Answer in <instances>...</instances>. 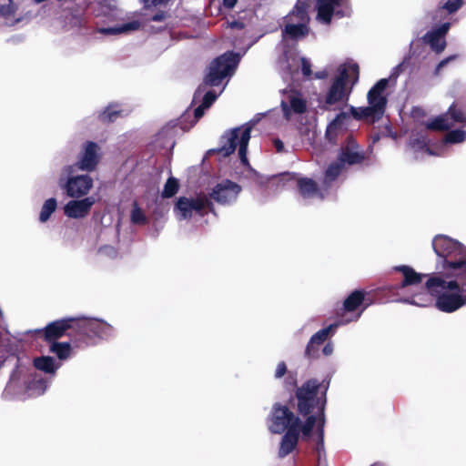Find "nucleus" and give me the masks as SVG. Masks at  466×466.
Masks as SVG:
<instances>
[{
    "mask_svg": "<svg viewBox=\"0 0 466 466\" xmlns=\"http://www.w3.org/2000/svg\"><path fill=\"white\" fill-rule=\"evenodd\" d=\"M432 248L443 275L420 274L409 266L397 267L403 275L397 289L398 301L427 307L434 298L438 310L453 313L466 306V248L445 235L436 236Z\"/></svg>",
    "mask_w": 466,
    "mask_h": 466,
    "instance_id": "nucleus-1",
    "label": "nucleus"
},
{
    "mask_svg": "<svg viewBox=\"0 0 466 466\" xmlns=\"http://www.w3.org/2000/svg\"><path fill=\"white\" fill-rule=\"evenodd\" d=\"M327 387L321 385L316 380L306 381L298 388L296 397L298 399V410L300 414L308 416L304 424L291 412L288 407L275 404L268 420V429L272 433H282L291 428L301 430L304 438H309L316 434V450L320 454L324 449V406L326 403Z\"/></svg>",
    "mask_w": 466,
    "mask_h": 466,
    "instance_id": "nucleus-2",
    "label": "nucleus"
},
{
    "mask_svg": "<svg viewBox=\"0 0 466 466\" xmlns=\"http://www.w3.org/2000/svg\"><path fill=\"white\" fill-rule=\"evenodd\" d=\"M240 60V56L233 52H227L216 58L209 66L204 82L198 87L194 94L193 102H201L195 109L194 116L198 120L222 93L225 86L217 93L214 90H207L208 86H218L222 80L230 77Z\"/></svg>",
    "mask_w": 466,
    "mask_h": 466,
    "instance_id": "nucleus-3",
    "label": "nucleus"
},
{
    "mask_svg": "<svg viewBox=\"0 0 466 466\" xmlns=\"http://www.w3.org/2000/svg\"><path fill=\"white\" fill-rule=\"evenodd\" d=\"M388 84L389 80L382 78L371 87L368 93V106L355 107L350 106V112H340L338 114L327 127L326 137L329 140L332 141L335 139L337 135L348 124L350 116L355 119H380L383 116L387 105V97L384 93Z\"/></svg>",
    "mask_w": 466,
    "mask_h": 466,
    "instance_id": "nucleus-4",
    "label": "nucleus"
},
{
    "mask_svg": "<svg viewBox=\"0 0 466 466\" xmlns=\"http://www.w3.org/2000/svg\"><path fill=\"white\" fill-rule=\"evenodd\" d=\"M359 66L355 63H344L337 69V76L329 87L325 98V109L332 106L339 108L340 105L346 104L352 90V86L358 81Z\"/></svg>",
    "mask_w": 466,
    "mask_h": 466,
    "instance_id": "nucleus-5",
    "label": "nucleus"
},
{
    "mask_svg": "<svg viewBox=\"0 0 466 466\" xmlns=\"http://www.w3.org/2000/svg\"><path fill=\"white\" fill-rule=\"evenodd\" d=\"M253 126L254 123L250 122L228 131L221 138V147L218 152L223 157H228L238 147L239 158L244 165H248L247 148Z\"/></svg>",
    "mask_w": 466,
    "mask_h": 466,
    "instance_id": "nucleus-6",
    "label": "nucleus"
},
{
    "mask_svg": "<svg viewBox=\"0 0 466 466\" xmlns=\"http://www.w3.org/2000/svg\"><path fill=\"white\" fill-rule=\"evenodd\" d=\"M75 166L62 168L58 186L71 198H86L94 187L93 178L86 174L75 175Z\"/></svg>",
    "mask_w": 466,
    "mask_h": 466,
    "instance_id": "nucleus-7",
    "label": "nucleus"
},
{
    "mask_svg": "<svg viewBox=\"0 0 466 466\" xmlns=\"http://www.w3.org/2000/svg\"><path fill=\"white\" fill-rule=\"evenodd\" d=\"M282 39L299 41L309 33V16L305 4L297 3L292 11L284 18Z\"/></svg>",
    "mask_w": 466,
    "mask_h": 466,
    "instance_id": "nucleus-8",
    "label": "nucleus"
},
{
    "mask_svg": "<svg viewBox=\"0 0 466 466\" xmlns=\"http://www.w3.org/2000/svg\"><path fill=\"white\" fill-rule=\"evenodd\" d=\"M280 106L284 118L297 123L306 113L308 101L304 95L296 89H285L281 92Z\"/></svg>",
    "mask_w": 466,
    "mask_h": 466,
    "instance_id": "nucleus-9",
    "label": "nucleus"
},
{
    "mask_svg": "<svg viewBox=\"0 0 466 466\" xmlns=\"http://www.w3.org/2000/svg\"><path fill=\"white\" fill-rule=\"evenodd\" d=\"M315 20L321 25H329L333 16H350L351 8L346 0H315Z\"/></svg>",
    "mask_w": 466,
    "mask_h": 466,
    "instance_id": "nucleus-10",
    "label": "nucleus"
},
{
    "mask_svg": "<svg viewBox=\"0 0 466 466\" xmlns=\"http://www.w3.org/2000/svg\"><path fill=\"white\" fill-rule=\"evenodd\" d=\"M10 360H15V369L11 373L3 396L7 400H25L27 399L26 386L28 385V369L24 365L18 364V360L15 357Z\"/></svg>",
    "mask_w": 466,
    "mask_h": 466,
    "instance_id": "nucleus-11",
    "label": "nucleus"
},
{
    "mask_svg": "<svg viewBox=\"0 0 466 466\" xmlns=\"http://www.w3.org/2000/svg\"><path fill=\"white\" fill-rule=\"evenodd\" d=\"M210 206L211 203L206 195L180 197L174 208V213L180 220L187 219L195 214L202 216Z\"/></svg>",
    "mask_w": 466,
    "mask_h": 466,
    "instance_id": "nucleus-12",
    "label": "nucleus"
},
{
    "mask_svg": "<svg viewBox=\"0 0 466 466\" xmlns=\"http://www.w3.org/2000/svg\"><path fill=\"white\" fill-rule=\"evenodd\" d=\"M76 329L88 338L108 339L114 335V328L98 319L81 318L76 321Z\"/></svg>",
    "mask_w": 466,
    "mask_h": 466,
    "instance_id": "nucleus-13",
    "label": "nucleus"
},
{
    "mask_svg": "<svg viewBox=\"0 0 466 466\" xmlns=\"http://www.w3.org/2000/svg\"><path fill=\"white\" fill-rule=\"evenodd\" d=\"M77 319H62L50 323L44 329H35L26 331V335H35L37 338L45 339L48 341L61 337L69 328L76 329V321Z\"/></svg>",
    "mask_w": 466,
    "mask_h": 466,
    "instance_id": "nucleus-14",
    "label": "nucleus"
},
{
    "mask_svg": "<svg viewBox=\"0 0 466 466\" xmlns=\"http://www.w3.org/2000/svg\"><path fill=\"white\" fill-rule=\"evenodd\" d=\"M459 123L466 124V116L461 109L452 105L446 114L439 116L429 122L427 127L433 130H444Z\"/></svg>",
    "mask_w": 466,
    "mask_h": 466,
    "instance_id": "nucleus-15",
    "label": "nucleus"
},
{
    "mask_svg": "<svg viewBox=\"0 0 466 466\" xmlns=\"http://www.w3.org/2000/svg\"><path fill=\"white\" fill-rule=\"evenodd\" d=\"M95 203L94 197H86L81 199L73 198L65 205L64 213L69 218H84L89 214Z\"/></svg>",
    "mask_w": 466,
    "mask_h": 466,
    "instance_id": "nucleus-16",
    "label": "nucleus"
},
{
    "mask_svg": "<svg viewBox=\"0 0 466 466\" xmlns=\"http://www.w3.org/2000/svg\"><path fill=\"white\" fill-rule=\"evenodd\" d=\"M240 190L241 188L237 183L224 180L213 188L210 196L218 203L230 204L237 199Z\"/></svg>",
    "mask_w": 466,
    "mask_h": 466,
    "instance_id": "nucleus-17",
    "label": "nucleus"
},
{
    "mask_svg": "<svg viewBox=\"0 0 466 466\" xmlns=\"http://www.w3.org/2000/svg\"><path fill=\"white\" fill-rule=\"evenodd\" d=\"M99 147L91 141L84 144L83 150L79 154L77 162L74 165L75 168L82 171H92L96 168L99 160Z\"/></svg>",
    "mask_w": 466,
    "mask_h": 466,
    "instance_id": "nucleus-18",
    "label": "nucleus"
},
{
    "mask_svg": "<svg viewBox=\"0 0 466 466\" xmlns=\"http://www.w3.org/2000/svg\"><path fill=\"white\" fill-rule=\"evenodd\" d=\"M360 314H361V312H359V313L354 314V316L350 319H342L338 323L331 324V325L328 326L327 328H324V329L319 330L318 332H316L310 338L309 342L308 343V345L306 347V354L309 357H314L315 346H319L320 344H322L327 339V338L329 336V334L331 332L335 331V329H337V327L339 325H343V324L349 323L350 321L357 320L360 317Z\"/></svg>",
    "mask_w": 466,
    "mask_h": 466,
    "instance_id": "nucleus-19",
    "label": "nucleus"
},
{
    "mask_svg": "<svg viewBox=\"0 0 466 466\" xmlns=\"http://www.w3.org/2000/svg\"><path fill=\"white\" fill-rule=\"evenodd\" d=\"M451 24L444 23L439 28L427 33L423 39L430 45L431 48L437 53H441L446 46L445 35L450 29Z\"/></svg>",
    "mask_w": 466,
    "mask_h": 466,
    "instance_id": "nucleus-20",
    "label": "nucleus"
},
{
    "mask_svg": "<svg viewBox=\"0 0 466 466\" xmlns=\"http://www.w3.org/2000/svg\"><path fill=\"white\" fill-rule=\"evenodd\" d=\"M364 159L362 152L358 148V144L353 139H349L347 144L341 148L338 160L345 166L360 163Z\"/></svg>",
    "mask_w": 466,
    "mask_h": 466,
    "instance_id": "nucleus-21",
    "label": "nucleus"
},
{
    "mask_svg": "<svg viewBox=\"0 0 466 466\" xmlns=\"http://www.w3.org/2000/svg\"><path fill=\"white\" fill-rule=\"evenodd\" d=\"M466 140V131L462 129H455L448 132L439 148L438 152H433L425 142H423L422 147L425 148V152L431 156H442L447 144H460Z\"/></svg>",
    "mask_w": 466,
    "mask_h": 466,
    "instance_id": "nucleus-22",
    "label": "nucleus"
},
{
    "mask_svg": "<svg viewBox=\"0 0 466 466\" xmlns=\"http://www.w3.org/2000/svg\"><path fill=\"white\" fill-rule=\"evenodd\" d=\"M297 185L300 197L306 201L322 199L324 198L322 192L311 178L301 177L298 180Z\"/></svg>",
    "mask_w": 466,
    "mask_h": 466,
    "instance_id": "nucleus-23",
    "label": "nucleus"
},
{
    "mask_svg": "<svg viewBox=\"0 0 466 466\" xmlns=\"http://www.w3.org/2000/svg\"><path fill=\"white\" fill-rule=\"evenodd\" d=\"M34 367L47 375L55 376L61 367V362L50 356H40L33 360Z\"/></svg>",
    "mask_w": 466,
    "mask_h": 466,
    "instance_id": "nucleus-24",
    "label": "nucleus"
},
{
    "mask_svg": "<svg viewBox=\"0 0 466 466\" xmlns=\"http://www.w3.org/2000/svg\"><path fill=\"white\" fill-rule=\"evenodd\" d=\"M300 432L301 430H295V428H291L289 431H286L280 442L279 451V457L287 456L295 449Z\"/></svg>",
    "mask_w": 466,
    "mask_h": 466,
    "instance_id": "nucleus-25",
    "label": "nucleus"
},
{
    "mask_svg": "<svg viewBox=\"0 0 466 466\" xmlns=\"http://www.w3.org/2000/svg\"><path fill=\"white\" fill-rule=\"evenodd\" d=\"M27 398H31L44 394L49 385V381L47 380L36 378H34L32 380L29 381V377L27 376Z\"/></svg>",
    "mask_w": 466,
    "mask_h": 466,
    "instance_id": "nucleus-26",
    "label": "nucleus"
},
{
    "mask_svg": "<svg viewBox=\"0 0 466 466\" xmlns=\"http://www.w3.org/2000/svg\"><path fill=\"white\" fill-rule=\"evenodd\" d=\"M140 24L137 21L129 22L118 26L102 27L98 32L103 35H118L138 29Z\"/></svg>",
    "mask_w": 466,
    "mask_h": 466,
    "instance_id": "nucleus-27",
    "label": "nucleus"
},
{
    "mask_svg": "<svg viewBox=\"0 0 466 466\" xmlns=\"http://www.w3.org/2000/svg\"><path fill=\"white\" fill-rule=\"evenodd\" d=\"M344 166L338 160L334 163H331L324 176L323 184L325 187H330L331 184L338 178V177L340 175L341 171L343 170Z\"/></svg>",
    "mask_w": 466,
    "mask_h": 466,
    "instance_id": "nucleus-28",
    "label": "nucleus"
},
{
    "mask_svg": "<svg viewBox=\"0 0 466 466\" xmlns=\"http://www.w3.org/2000/svg\"><path fill=\"white\" fill-rule=\"evenodd\" d=\"M364 299V293L360 290L353 291L344 301V310L347 312L355 311Z\"/></svg>",
    "mask_w": 466,
    "mask_h": 466,
    "instance_id": "nucleus-29",
    "label": "nucleus"
},
{
    "mask_svg": "<svg viewBox=\"0 0 466 466\" xmlns=\"http://www.w3.org/2000/svg\"><path fill=\"white\" fill-rule=\"evenodd\" d=\"M57 201L55 198L46 199L40 210L39 220L42 223H46L51 217V215L56 210Z\"/></svg>",
    "mask_w": 466,
    "mask_h": 466,
    "instance_id": "nucleus-30",
    "label": "nucleus"
},
{
    "mask_svg": "<svg viewBox=\"0 0 466 466\" xmlns=\"http://www.w3.org/2000/svg\"><path fill=\"white\" fill-rule=\"evenodd\" d=\"M50 350L55 353L60 360L69 358L71 346L67 342H54L51 344Z\"/></svg>",
    "mask_w": 466,
    "mask_h": 466,
    "instance_id": "nucleus-31",
    "label": "nucleus"
},
{
    "mask_svg": "<svg viewBox=\"0 0 466 466\" xmlns=\"http://www.w3.org/2000/svg\"><path fill=\"white\" fill-rule=\"evenodd\" d=\"M133 224L143 225L146 224L147 218L143 210L135 203L130 216Z\"/></svg>",
    "mask_w": 466,
    "mask_h": 466,
    "instance_id": "nucleus-32",
    "label": "nucleus"
},
{
    "mask_svg": "<svg viewBox=\"0 0 466 466\" xmlns=\"http://www.w3.org/2000/svg\"><path fill=\"white\" fill-rule=\"evenodd\" d=\"M177 189H178L177 180L174 177H169L165 184L162 195L165 198H171L177 192Z\"/></svg>",
    "mask_w": 466,
    "mask_h": 466,
    "instance_id": "nucleus-33",
    "label": "nucleus"
},
{
    "mask_svg": "<svg viewBox=\"0 0 466 466\" xmlns=\"http://www.w3.org/2000/svg\"><path fill=\"white\" fill-rule=\"evenodd\" d=\"M118 114L119 111L116 108V106H108L100 114L99 117L104 122H111L116 118Z\"/></svg>",
    "mask_w": 466,
    "mask_h": 466,
    "instance_id": "nucleus-34",
    "label": "nucleus"
},
{
    "mask_svg": "<svg viewBox=\"0 0 466 466\" xmlns=\"http://www.w3.org/2000/svg\"><path fill=\"white\" fill-rule=\"evenodd\" d=\"M462 4V0H446L441 8L446 9L450 14H451L460 9Z\"/></svg>",
    "mask_w": 466,
    "mask_h": 466,
    "instance_id": "nucleus-35",
    "label": "nucleus"
},
{
    "mask_svg": "<svg viewBox=\"0 0 466 466\" xmlns=\"http://www.w3.org/2000/svg\"><path fill=\"white\" fill-rule=\"evenodd\" d=\"M287 372L288 370L286 363L284 361H280L276 367L274 377L275 379H281Z\"/></svg>",
    "mask_w": 466,
    "mask_h": 466,
    "instance_id": "nucleus-36",
    "label": "nucleus"
},
{
    "mask_svg": "<svg viewBox=\"0 0 466 466\" xmlns=\"http://www.w3.org/2000/svg\"><path fill=\"white\" fill-rule=\"evenodd\" d=\"M301 71L306 77H309L312 74L310 62L305 57L301 58Z\"/></svg>",
    "mask_w": 466,
    "mask_h": 466,
    "instance_id": "nucleus-37",
    "label": "nucleus"
},
{
    "mask_svg": "<svg viewBox=\"0 0 466 466\" xmlns=\"http://www.w3.org/2000/svg\"><path fill=\"white\" fill-rule=\"evenodd\" d=\"M15 12V7L12 3H10L8 5H1L0 6V15L7 17L11 15Z\"/></svg>",
    "mask_w": 466,
    "mask_h": 466,
    "instance_id": "nucleus-38",
    "label": "nucleus"
},
{
    "mask_svg": "<svg viewBox=\"0 0 466 466\" xmlns=\"http://www.w3.org/2000/svg\"><path fill=\"white\" fill-rule=\"evenodd\" d=\"M146 7H150L152 5H157L161 4L167 3L168 0H141Z\"/></svg>",
    "mask_w": 466,
    "mask_h": 466,
    "instance_id": "nucleus-39",
    "label": "nucleus"
},
{
    "mask_svg": "<svg viewBox=\"0 0 466 466\" xmlns=\"http://www.w3.org/2000/svg\"><path fill=\"white\" fill-rule=\"evenodd\" d=\"M454 58H455V56H450V57H448V58H445V59L441 60V61L438 64V66H436V68H435V75H438V74L440 73V71L441 70V68H442L443 66H445L448 64V62H449V61L453 60Z\"/></svg>",
    "mask_w": 466,
    "mask_h": 466,
    "instance_id": "nucleus-40",
    "label": "nucleus"
},
{
    "mask_svg": "<svg viewBox=\"0 0 466 466\" xmlns=\"http://www.w3.org/2000/svg\"><path fill=\"white\" fill-rule=\"evenodd\" d=\"M296 376L292 372H288V376L286 378V384L290 387H294L296 385Z\"/></svg>",
    "mask_w": 466,
    "mask_h": 466,
    "instance_id": "nucleus-41",
    "label": "nucleus"
},
{
    "mask_svg": "<svg viewBox=\"0 0 466 466\" xmlns=\"http://www.w3.org/2000/svg\"><path fill=\"white\" fill-rule=\"evenodd\" d=\"M273 145H274V147L276 148V151L278 153H281V152L284 151V144H283V142L280 139L275 138L273 140Z\"/></svg>",
    "mask_w": 466,
    "mask_h": 466,
    "instance_id": "nucleus-42",
    "label": "nucleus"
},
{
    "mask_svg": "<svg viewBox=\"0 0 466 466\" xmlns=\"http://www.w3.org/2000/svg\"><path fill=\"white\" fill-rule=\"evenodd\" d=\"M329 71L326 68L321 71L316 72L315 77L318 79H324L329 76Z\"/></svg>",
    "mask_w": 466,
    "mask_h": 466,
    "instance_id": "nucleus-43",
    "label": "nucleus"
},
{
    "mask_svg": "<svg viewBox=\"0 0 466 466\" xmlns=\"http://www.w3.org/2000/svg\"><path fill=\"white\" fill-rule=\"evenodd\" d=\"M322 352H323V354H324V355H326V356H329V355H331V354H332V352H333V345H332V343H327V344L324 346V348H323V350H322Z\"/></svg>",
    "mask_w": 466,
    "mask_h": 466,
    "instance_id": "nucleus-44",
    "label": "nucleus"
},
{
    "mask_svg": "<svg viewBox=\"0 0 466 466\" xmlns=\"http://www.w3.org/2000/svg\"><path fill=\"white\" fill-rule=\"evenodd\" d=\"M400 70H401V65H398L397 66H395L392 69V72L390 74V78H396L399 76Z\"/></svg>",
    "mask_w": 466,
    "mask_h": 466,
    "instance_id": "nucleus-45",
    "label": "nucleus"
},
{
    "mask_svg": "<svg viewBox=\"0 0 466 466\" xmlns=\"http://www.w3.org/2000/svg\"><path fill=\"white\" fill-rule=\"evenodd\" d=\"M165 13L164 12H160V13H157L153 17H152V20L153 21H157V22H159V21H162L164 18H165Z\"/></svg>",
    "mask_w": 466,
    "mask_h": 466,
    "instance_id": "nucleus-46",
    "label": "nucleus"
},
{
    "mask_svg": "<svg viewBox=\"0 0 466 466\" xmlns=\"http://www.w3.org/2000/svg\"><path fill=\"white\" fill-rule=\"evenodd\" d=\"M237 0H223V5L228 8H232L235 6Z\"/></svg>",
    "mask_w": 466,
    "mask_h": 466,
    "instance_id": "nucleus-47",
    "label": "nucleus"
},
{
    "mask_svg": "<svg viewBox=\"0 0 466 466\" xmlns=\"http://www.w3.org/2000/svg\"><path fill=\"white\" fill-rule=\"evenodd\" d=\"M229 26L231 28H242L243 27V24L241 22H238V21H234L232 23L229 24Z\"/></svg>",
    "mask_w": 466,
    "mask_h": 466,
    "instance_id": "nucleus-48",
    "label": "nucleus"
},
{
    "mask_svg": "<svg viewBox=\"0 0 466 466\" xmlns=\"http://www.w3.org/2000/svg\"><path fill=\"white\" fill-rule=\"evenodd\" d=\"M307 1L308 0H298L297 3H301V4H305L307 5Z\"/></svg>",
    "mask_w": 466,
    "mask_h": 466,
    "instance_id": "nucleus-49",
    "label": "nucleus"
},
{
    "mask_svg": "<svg viewBox=\"0 0 466 466\" xmlns=\"http://www.w3.org/2000/svg\"><path fill=\"white\" fill-rule=\"evenodd\" d=\"M371 466H385V465H384V464H382V463L378 462V463H374V464H372Z\"/></svg>",
    "mask_w": 466,
    "mask_h": 466,
    "instance_id": "nucleus-50",
    "label": "nucleus"
},
{
    "mask_svg": "<svg viewBox=\"0 0 466 466\" xmlns=\"http://www.w3.org/2000/svg\"><path fill=\"white\" fill-rule=\"evenodd\" d=\"M8 1H9L10 3H12V2H13V0H8Z\"/></svg>",
    "mask_w": 466,
    "mask_h": 466,
    "instance_id": "nucleus-51",
    "label": "nucleus"
}]
</instances>
